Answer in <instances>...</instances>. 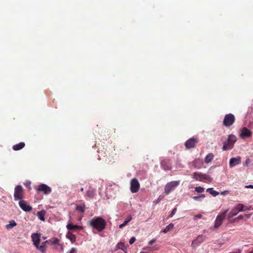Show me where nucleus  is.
Here are the masks:
<instances>
[{"mask_svg":"<svg viewBox=\"0 0 253 253\" xmlns=\"http://www.w3.org/2000/svg\"><path fill=\"white\" fill-rule=\"evenodd\" d=\"M243 215H240L239 216H238L237 217V218H236V219H242V218H243Z\"/></svg>","mask_w":253,"mask_h":253,"instance_id":"42","label":"nucleus"},{"mask_svg":"<svg viewBox=\"0 0 253 253\" xmlns=\"http://www.w3.org/2000/svg\"><path fill=\"white\" fill-rule=\"evenodd\" d=\"M67 228L68 229L72 230H79L82 228V227L80 226L77 225H74L72 223H68L67 225Z\"/></svg>","mask_w":253,"mask_h":253,"instance_id":"19","label":"nucleus"},{"mask_svg":"<svg viewBox=\"0 0 253 253\" xmlns=\"http://www.w3.org/2000/svg\"><path fill=\"white\" fill-rule=\"evenodd\" d=\"M135 240H136L135 238L134 237H132L129 240V243L130 245H131L135 241Z\"/></svg>","mask_w":253,"mask_h":253,"instance_id":"37","label":"nucleus"},{"mask_svg":"<svg viewBox=\"0 0 253 253\" xmlns=\"http://www.w3.org/2000/svg\"><path fill=\"white\" fill-rule=\"evenodd\" d=\"M147 249H148V250L149 251H151V247H148L147 248Z\"/></svg>","mask_w":253,"mask_h":253,"instance_id":"46","label":"nucleus"},{"mask_svg":"<svg viewBox=\"0 0 253 253\" xmlns=\"http://www.w3.org/2000/svg\"><path fill=\"white\" fill-rule=\"evenodd\" d=\"M76 210L84 213L85 211V205L84 204L81 205H76Z\"/></svg>","mask_w":253,"mask_h":253,"instance_id":"25","label":"nucleus"},{"mask_svg":"<svg viewBox=\"0 0 253 253\" xmlns=\"http://www.w3.org/2000/svg\"><path fill=\"white\" fill-rule=\"evenodd\" d=\"M228 210H225L223 212L219 214L214 221V228H218L219 227L222 223L223 220L225 219L226 215Z\"/></svg>","mask_w":253,"mask_h":253,"instance_id":"5","label":"nucleus"},{"mask_svg":"<svg viewBox=\"0 0 253 253\" xmlns=\"http://www.w3.org/2000/svg\"><path fill=\"white\" fill-rule=\"evenodd\" d=\"M40 234L38 233H33L31 235L32 241L33 242V244L36 247H38V245L40 244Z\"/></svg>","mask_w":253,"mask_h":253,"instance_id":"15","label":"nucleus"},{"mask_svg":"<svg viewBox=\"0 0 253 253\" xmlns=\"http://www.w3.org/2000/svg\"><path fill=\"white\" fill-rule=\"evenodd\" d=\"M205 197V195L202 194L199 196H194L193 197V199L195 200H198L200 198H204Z\"/></svg>","mask_w":253,"mask_h":253,"instance_id":"34","label":"nucleus"},{"mask_svg":"<svg viewBox=\"0 0 253 253\" xmlns=\"http://www.w3.org/2000/svg\"><path fill=\"white\" fill-rule=\"evenodd\" d=\"M179 182L178 181H173L168 183L165 186V193L169 194L179 185Z\"/></svg>","mask_w":253,"mask_h":253,"instance_id":"6","label":"nucleus"},{"mask_svg":"<svg viewBox=\"0 0 253 253\" xmlns=\"http://www.w3.org/2000/svg\"><path fill=\"white\" fill-rule=\"evenodd\" d=\"M202 217V215L201 214H198L194 216V219L195 220H197V218H201Z\"/></svg>","mask_w":253,"mask_h":253,"instance_id":"36","label":"nucleus"},{"mask_svg":"<svg viewBox=\"0 0 253 253\" xmlns=\"http://www.w3.org/2000/svg\"><path fill=\"white\" fill-rule=\"evenodd\" d=\"M237 141V138L235 135L233 134H229L228 136V139L226 141L223 142V145L222 148L223 151L228 150H231L234 145L235 143Z\"/></svg>","mask_w":253,"mask_h":253,"instance_id":"1","label":"nucleus"},{"mask_svg":"<svg viewBox=\"0 0 253 253\" xmlns=\"http://www.w3.org/2000/svg\"><path fill=\"white\" fill-rule=\"evenodd\" d=\"M132 216L131 215H129L125 219V220L124 221V222L120 224L119 225V228H123L124 227H125L130 221L132 219Z\"/></svg>","mask_w":253,"mask_h":253,"instance_id":"21","label":"nucleus"},{"mask_svg":"<svg viewBox=\"0 0 253 253\" xmlns=\"http://www.w3.org/2000/svg\"><path fill=\"white\" fill-rule=\"evenodd\" d=\"M59 242V240L57 238H52L48 240L45 241V243H47V244L50 245H58Z\"/></svg>","mask_w":253,"mask_h":253,"instance_id":"18","label":"nucleus"},{"mask_svg":"<svg viewBox=\"0 0 253 253\" xmlns=\"http://www.w3.org/2000/svg\"><path fill=\"white\" fill-rule=\"evenodd\" d=\"M241 162V158L238 157V158L233 157L230 159L229 162V166L230 167H233L239 164Z\"/></svg>","mask_w":253,"mask_h":253,"instance_id":"16","label":"nucleus"},{"mask_svg":"<svg viewBox=\"0 0 253 253\" xmlns=\"http://www.w3.org/2000/svg\"><path fill=\"white\" fill-rule=\"evenodd\" d=\"M199 142L198 138L192 137L188 139L185 143V146L187 149L195 147L196 144Z\"/></svg>","mask_w":253,"mask_h":253,"instance_id":"11","label":"nucleus"},{"mask_svg":"<svg viewBox=\"0 0 253 253\" xmlns=\"http://www.w3.org/2000/svg\"><path fill=\"white\" fill-rule=\"evenodd\" d=\"M19 207L25 211H30L32 210V207L28 205L25 200H20L19 202Z\"/></svg>","mask_w":253,"mask_h":253,"instance_id":"13","label":"nucleus"},{"mask_svg":"<svg viewBox=\"0 0 253 253\" xmlns=\"http://www.w3.org/2000/svg\"><path fill=\"white\" fill-rule=\"evenodd\" d=\"M235 122V117L232 114H226L223 120V125L227 127L231 126Z\"/></svg>","mask_w":253,"mask_h":253,"instance_id":"2","label":"nucleus"},{"mask_svg":"<svg viewBox=\"0 0 253 253\" xmlns=\"http://www.w3.org/2000/svg\"><path fill=\"white\" fill-rule=\"evenodd\" d=\"M176 211H177V209L176 208H174L172 210V211H171L169 216L170 217H172L173 215H174L175 214Z\"/></svg>","mask_w":253,"mask_h":253,"instance_id":"35","label":"nucleus"},{"mask_svg":"<svg viewBox=\"0 0 253 253\" xmlns=\"http://www.w3.org/2000/svg\"><path fill=\"white\" fill-rule=\"evenodd\" d=\"M207 191L209 192L211 195H212L214 197H216V196L219 195V192L215 191L212 188H209L207 189Z\"/></svg>","mask_w":253,"mask_h":253,"instance_id":"27","label":"nucleus"},{"mask_svg":"<svg viewBox=\"0 0 253 253\" xmlns=\"http://www.w3.org/2000/svg\"><path fill=\"white\" fill-rule=\"evenodd\" d=\"M17 225L16 223L14 220H11L9 221V223L6 225V228L8 230L12 229L13 227Z\"/></svg>","mask_w":253,"mask_h":253,"instance_id":"26","label":"nucleus"},{"mask_svg":"<svg viewBox=\"0 0 253 253\" xmlns=\"http://www.w3.org/2000/svg\"><path fill=\"white\" fill-rule=\"evenodd\" d=\"M117 248L118 249L124 250V248H125V244L122 242H120V243H118V244L117 245Z\"/></svg>","mask_w":253,"mask_h":253,"instance_id":"31","label":"nucleus"},{"mask_svg":"<svg viewBox=\"0 0 253 253\" xmlns=\"http://www.w3.org/2000/svg\"><path fill=\"white\" fill-rule=\"evenodd\" d=\"M251 209V207L250 206L249 208H246L244 211H246V210H250Z\"/></svg>","mask_w":253,"mask_h":253,"instance_id":"43","label":"nucleus"},{"mask_svg":"<svg viewBox=\"0 0 253 253\" xmlns=\"http://www.w3.org/2000/svg\"><path fill=\"white\" fill-rule=\"evenodd\" d=\"M77 249L75 248H72L69 253H77Z\"/></svg>","mask_w":253,"mask_h":253,"instance_id":"38","label":"nucleus"},{"mask_svg":"<svg viewBox=\"0 0 253 253\" xmlns=\"http://www.w3.org/2000/svg\"><path fill=\"white\" fill-rule=\"evenodd\" d=\"M60 246H61V251H63V246L62 245H61Z\"/></svg>","mask_w":253,"mask_h":253,"instance_id":"45","label":"nucleus"},{"mask_svg":"<svg viewBox=\"0 0 253 253\" xmlns=\"http://www.w3.org/2000/svg\"><path fill=\"white\" fill-rule=\"evenodd\" d=\"M250 160L249 159L246 160V161L245 162L246 165L247 166L248 165V164L250 163Z\"/></svg>","mask_w":253,"mask_h":253,"instance_id":"41","label":"nucleus"},{"mask_svg":"<svg viewBox=\"0 0 253 253\" xmlns=\"http://www.w3.org/2000/svg\"><path fill=\"white\" fill-rule=\"evenodd\" d=\"M140 188V184L138 180L134 178L131 180L130 181V191L131 193H135L138 192Z\"/></svg>","mask_w":253,"mask_h":253,"instance_id":"9","label":"nucleus"},{"mask_svg":"<svg viewBox=\"0 0 253 253\" xmlns=\"http://www.w3.org/2000/svg\"><path fill=\"white\" fill-rule=\"evenodd\" d=\"M87 195L90 198H93L94 196V192L93 190L88 191L87 192Z\"/></svg>","mask_w":253,"mask_h":253,"instance_id":"33","label":"nucleus"},{"mask_svg":"<svg viewBox=\"0 0 253 253\" xmlns=\"http://www.w3.org/2000/svg\"><path fill=\"white\" fill-rule=\"evenodd\" d=\"M174 227V225L172 223L169 224L168 226H166V227L163 230L162 232L166 233L168 232V231H170L171 229H173Z\"/></svg>","mask_w":253,"mask_h":253,"instance_id":"29","label":"nucleus"},{"mask_svg":"<svg viewBox=\"0 0 253 253\" xmlns=\"http://www.w3.org/2000/svg\"><path fill=\"white\" fill-rule=\"evenodd\" d=\"M25 146L24 142H20L18 144L14 145L12 146V149L14 151H18L23 148Z\"/></svg>","mask_w":253,"mask_h":253,"instance_id":"17","label":"nucleus"},{"mask_svg":"<svg viewBox=\"0 0 253 253\" xmlns=\"http://www.w3.org/2000/svg\"><path fill=\"white\" fill-rule=\"evenodd\" d=\"M106 226L105 220L100 217H96V230L98 232L102 231Z\"/></svg>","mask_w":253,"mask_h":253,"instance_id":"4","label":"nucleus"},{"mask_svg":"<svg viewBox=\"0 0 253 253\" xmlns=\"http://www.w3.org/2000/svg\"><path fill=\"white\" fill-rule=\"evenodd\" d=\"M246 188L253 189V185H249L246 186Z\"/></svg>","mask_w":253,"mask_h":253,"instance_id":"40","label":"nucleus"},{"mask_svg":"<svg viewBox=\"0 0 253 253\" xmlns=\"http://www.w3.org/2000/svg\"><path fill=\"white\" fill-rule=\"evenodd\" d=\"M205 189L201 186L196 187L195 188V191L198 193H202L204 191Z\"/></svg>","mask_w":253,"mask_h":253,"instance_id":"32","label":"nucleus"},{"mask_svg":"<svg viewBox=\"0 0 253 253\" xmlns=\"http://www.w3.org/2000/svg\"><path fill=\"white\" fill-rule=\"evenodd\" d=\"M252 134V131L246 127L241 129L240 136L243 138L251 137Z\"/></svg>","mask_w":253,"mask_h":253,"instance_id":"14","label":"nucleus"},{"mask_svg":"<svg viewBox=\"0 0 253 253\" xmlns=\"http://www.w3.org/2000/svg\"><path fill=\"white\" fill-rule=\"evenodd\" d=\"M81 191L83 192L84 191V188H81L80 189Z\"/></svg>","mask_w":253,"mask_h":253,"instance_id":"47","label":"nucleus"},{"mask_svg":"<svg viewBox=\"0 0 253 253\" xmlns=\"http://www.w3.org/2000/svg\"><path fill=\"white\" fill-rule=\"evenodd\" d=\"M36 190L39 192H43L45 195H48L51 192V188L45 184H41L36 187Z\"/></svg>","mask_w":253,"mask_h":253,"instance_id":"7","label":"nucleus"},{"mask_svg":"<svg viewBox=\"0 0 253 253\" xmlns=\"http://www.w3.org/2000/svg\"><path fill=\"white\" fill-rule=\"evenodd\" d=\"M214 155L212 153H211L208 154L205 158V162L206 163H210L213 159Z\"/></svg>","mask_w":253,"mask_h":253,"instance_id":"22","label":"nucleus"},{"mask_svg":"<svg viewBox=\"0 0 253 253\" xmlns=\"http://www.w3.org/2000/svg\"><path fill=\"white\" fill-rule=\"evenodd\" d=\"M250 216H251V214H246V216H247L248 218L250 217Z\"/></svg>","mask_w":253,"mask_h":253,"instance_id":"44","label":"nucleus"},{"mask_svg":"<svg viewBox=\"0 0 253 253\" xmlns=\"http://www.w3.org/2000/svg\"><path fill=\"white\" fill-rule=\"evenodd\" d=\"M156 242V239H154L150 241L148 243V244L149 245H152L153 243H154Z\"/></svg>","mask_w":253,"mask_h":253,"instance_id":"39","label":"nucleus"},{"mask_svg":"<svg viewBox=\"0 0 253 253\" xmlns=\"http://www.w3.org/2000/svg\"><path fill=\"white\" fill-rule=\"evenodd\" d=\"M250 253H253V252H250Z\"/></svg>","mask_w":253,"mask_h":253,"instance_id":"48","label":"nucleus"},{"mask_svg":"<svg viewBox=\"0 0 253 253\" xmlns=\"http://www.w3.org/2000/svg\"><path fill=\"white\" fill-rule=\"evenodd\" d=\"M87 224L89 226L91 227L93 230L95 229V218L89 220L87 222Z\"/></svg>","mask_w":253,"mask_h":253,"instance_id":"30","label":"nucleus"},{"mask_svg":"<svg viewBox=\"0 0 253 253\" xmlns=\"http://www.w3.org/2000/svg\"><path fill=\"white\" fill-rule=\"evenodd\" d=\"M244 205L242 204H239L236 205L229 213L230 217H233L237 215L240 211L244 210Z\"/></svg>","mask_w":253,"mask_h":253,"instance_id":"10","label":"nucleus"},{"mask_svg":"<svg viewBox=\"0 0 253 253\" xmlns=\"http://www.w3.org/2000/svg\"><path fill=\"white\" fill-rule=\"evenodd\" d=\"M192 176V177L196 180L200 181H206L209 180L210 179V177L208 175L203 174L201 172H194Z\"/></svg>","mask_w":253,"mask_h":253,"instance_id":"8","label":"nucleus"},{"mask_svg":"<svg viewBox=\"0 0 253 253\" xmlns=\"http://www.w3.org/2000/svg\"><path fill=\"white\" fill-rule=\"evenodd\" d=\"M46 244H47V243H45V242L42 243L41 245H38V247H36L37 249L40 250L41 252H42V253H44L46 250Z\"/></svg>","mask_w":253,"mask_h":253,"instance_id":"23","label":"nucleus"},{"mask_svg":"<svg viewBox=\"0 0 253 253\" xmlns=\"http://www.w3.org/2000/svg\"><path fill=\"white\" fill-rule=\"evenodd\" d=\"M45 211L43 210L37 212V216L38 218L42 221H44L45 220Z\"/></svg>","mask_w":253,"mask_h":253,"instance_id":"20","label":"nucleus"},{"mask_svg":"<svg viewBox=\"0 0 253 253\" xmlns=\"http://www.w3.org/2000/svg\"><path fill=\"white\" fill-rule=\"evenodd\" d=\"M206 237L205 236H203V235L198 236L197 238L192 241L191 246L193 248H195L196 247L199 246L200 244L203 243L205 241Z\"/></svg>","mask_w":253,"mask_h":253,"instance_id":"12","label":"nucleus"},{"mask_svg":"<svg viewBox=\"0 0 253 253\" xmlns=\"http://www.w3.org/2000/svg\"><path fill=\"white\" fill-rule=\"evenodd\" d=\"M67 237L71 241L72 243H74L76 241V237L75 235L72 233H68L67 235Z\"/></svg>","mask_w":253,"mask_h":253,"instance_id":"28","label":"nucleus"},{"mask_svg":"<svg viewBox=\"0 0 253 253\" xmlns=\"http://www.w3.org/2000/svg\"><path fill=\"white\" fill-rule=\"evenodd\" d=\"M14 200H23L24 198V189L21 185H17L15 187L14 193Z\"/></svg>","mask_w":253,"mask_h":253,"instance_id":"3","label":"nucleus"},{"mask_svg":"<svg viewBox=\"0 0 253 253\" xmlns=\"http://www.w3.org/2000/svg\"><path fill=\"white\" fill-rule=\"evenodd\" d=\"M202 162L200 160L196 159L193 161V165L194 167L196 169H200L201 168Z\"/></svg>","mask_w":253,"mask_h":253,"instance_id":"24","label":"nucleus"}]
</instances>
